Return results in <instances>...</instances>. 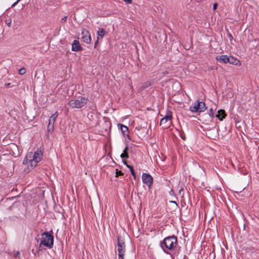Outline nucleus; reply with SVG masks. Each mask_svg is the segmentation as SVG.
<instances>
[{
  "label": "nucleus",
  "instance_id": "obj_1",
  "mask_svg": "<svg viewBox=\"0 0 259 259\" xmlns=\"http://www.w3.org/2000/svg\"><path fill=\"white\" fill-rule=\"evenodd\" d=\"M42 156V152L40 150L28 152L23 161V164L26 166L27 171L33 169L41 161Z\"/></svg>",
  "mask_w": 259,
  "mask_h": 259
},
{
  "label": "nucleus",
  "instance_id": "obj_2",
  "mask_svg": "<svg viewBox=\"0 0 259 259\" xmlns=\"http://www.w3.org/2000/svg\"><path fill=\"white\" fill-rule=\"evenodd\" d=\"M177 242L176 237L174 236L168 237L165 238L161 243V246L163 250L166 252L165 249L171 250L175 248L177 245Z\"/></svg>",
  "mask_w": 259,
  "mask_h": 259
},
{
  "label": "nucleus",
  "instance_id": "obj_3",
  "mask_svg": "<svg viewBox=\"0 0 259 259\" xmlns=\"http://www.w3.org/2000/svg\"><path fill=\"white\" fill-rule=\"evenodd\" d=\"M53 245V237L48 232H44L41 237L39 247L44 245L51 248Z\"/></svg>",
  "mask_w": 259,
  "mask_h": 259
},
{
  "label": "nucleus",
  "instance_id": "obj_4",
  "mask_svg": "<svg viewBox=\"0 0 259 259\" xmlns=\"http://www.w3.org/2000/svg\"><path fill=\"white\" fill-rule=\"evenodd\" d=\"M87 99L81 97L78 99H73L68 102V105L72 108H80L87 103Z\"/></svg>",
  "mask_w": 259,
  "mask_h": 259
},
{
  "label": "nucleus",
  "instance_id": "obj_5",
  "mask_svg": "<svg viewBox=\"0 0 259 259\" xmlns=\"http://www.w3.org/2000/svg\"><path fill=\"white\" fill-rule=\"evenodd\" d=\"M172 113L170 111L167 112L166 115L160 120V124L164 128H167L171 123Z\"/></svg>",
  "mask_w": 259,
  "mask_h": 259
},
{
  "label": "nucleus",
  "instance_id": "obj_6",
  "mask_svg": "<svg viewBox=\"0 0 259 259\" xmlns=\"http://www.w3.org/2000/svg\"><path fill=\"white\" fill-rule=\"evenodd\" d=\"M206 109L204 102L196 101L190 107V110L193 112H200Z\"/></svg>",
  "mask_w": 259,
  "mask_h": 259
},
{
  "label": "nucleus",
  "instance_id": "obj_7",
  "mask_svg": "<svg viewBox=\"0 0 259 259\" xmlns=\"http://www.w3.org/2000/svg\"><path fill=\"white\" fill-rule=\"evenodd\" d=\"M117 251L119 259H124V255L125 251V245L123 242L118 238Z\"/></svg>",
  "mask_w": 259,
  "mask_h": 259
},
{
  "label": "nucleus",
  "instance_id": "obj_8",
  "mask_svg": "<svg viewBox=\"0 0 259 259\" xmlns=\"http://www.w3.org/2000/svg\"><path fill=\"white\" fill-rule=\"evenodd\" d=\"M58 115V112L56 111L54 114H53L50 117V119L49 120V123L48 125V132H52L53 131L54 123Z\"/></svg>",
  "mask_w": 259,
  "mask_h": 259
},
{
  "label": "nucleus",
  "instance_id": "obj_9",
  "mask_svg": "<svg viewBox=\"0 0 259 259\" xmlns=\"http://www.w3.org/2000/svg\"><path fill=\"white\" fill-rule=\"evenodd\" d=\"M142 179L143 182L149 187H150L152 184L153 178L150 175L148 174H143Z\"/></svg>",
  "mask_w": 259,
  "mask_h": 259
},
{
  "label": "nucleus",
  "instance_id": "obj_10",
  "mask_svg": "<svg viewBox=\"0 0 259 259\" xmlns=\"http://www.w3.org/2000/svg\"><path fill=\"white\" fill-rule=\"evenodd\" d=\"M82 40L87 44H90L91 36L90 32L87 30H83L82 31Z\"/></svg>",
  "mask_w": 259,
  "mask_h": 259
},
{
  "label": "nucleus",
  "instance_id": "obj_11",
  "mask_svg": "<svg viewBox=\"0 0 259 259\" xmlns=\"http://www.w3.org/2000/svg\"><path fill=\"white\" fill-rule=\"evenodd\" d=\"M82 50L79 42L77 40H74L72 44V51L78 52Z\"/></svg>",
  "mask_w": 259,
  "mask_h": 259
},
{
  "label": "nucleus",
  "instance_id": "obj_12",
  "mask_svg": "<svg viewBox=\"0 0 259 259\" xmlns=\"http://www.w3.org/2000/svg\"><path fill=\"white\" fill-rule=\"evenodd\" d=\"M228 63L236 66H240L241 64L239 60L232 56L229 57Z\"/></svg>",
  "mask_w": 259,
  "mask_h": 259
},
{
  "label": "nucleus",
  "instance_id": "obj_13",
  "mask_svg": "<svg viewBox=\"0 0 259 259\" xmlns=\"http://www.w3.org/2000/svg\"><path fill=\"white\" fill-rule=\"evenodd\" d=\"M229 56L227 55H220L216 57V59L221 63H227Z\"/></svg>",
  "mask_w": 259,
  "mask_h": 259
},
{
  "label": "nucleus",
  "instance_id": "obj_14",
  "mask_svg": "<svg viewBox=\"0 0 259 259\" xmlns=\"http://www.w3.org/2000/svg\"><path fill=\"white\" fill-rule=\"evenodd\" d=\"M226 114L224 110L221 109L218 110V114L216 117H218L220 120H223L225 118Z\"/></svg>",
  "mask_w": 259,
  "mask_h": 259
},
{
  "label": "nucleus",
  "instance_id": "obj_15",
  "mask_svg": "<svg viewBox=\"0 0 259 259\" xmlns=\"http://www.w3.org/2000/svg\"><path fill=\"white\" fill-rule=\"evenodd\" d=\"M118 126H120L121 131L122 134L124 136L127 135V133L128 132V129L126 126L123 125L121 124H119Z\"/></svg>",
  "mask_w": 259,
  "mask_h": 259
},
{
  "label": "nucleus",
  "instance_id": "obj_16",
  "mask_svg": "<svg viewBox=\"0 0 259 259\" xmlns=\"http://www.w3.org/2000/svg\"><path fill=\"white\" fill-rule=\"evenodd\" d=\"M107 34V32L103 28H99L97 31V34L98 36L103 38Z\"/></svg>",
  "mask_w": 259,
  "mask_h": 259
},
{
  "label": "nucleus",
  "instance_id": "obj_17",
  "mask_svg": "<svg viewBox=\"0 0 259 259\" xmlns=\"http://www.w3.org/2000/svg\"><path fill=\"white\" fill-rule=\"evenodd\" d=\"M127 150H128V147H126L123 150V152L120 155V157L122 158L128 157V153L127 152Z\"/></svg>",
  "mask_w": 259,
  "mask_h": 259
},
{
  "label": "nucleus",
  "instance_id": "obj_18",
  "mask_svg": "<svg viewBox=\"0 0 259 259\" xmlns=\"http://www.w3.org/2000/svg\"><path fill=\"white\" fill-rule=\"evenodd\" d=\"M127 167L130 168V171L135 178H136L135 173L132 166L127 165Z\"/></svg>",
  "mask_w": 259,
  "mask_h": 259
},
{
  "label": "nucleus",
  "instance_id": "obj_19",
  "mask_svg": "<svg viewBox=\"0 0 259 259\" xmlns=\"http://www.w3.org/2000/svg\"><path fill=\"white\" fill-rule=\"evenodd\" d=\"M25 72H26V70H25V69L24 68H22L19 70V73L20 75H23V74H25Z\"/></svg>",
  "mask_w": 259,
  "mask_h": 259
},
{
  "label": "nucleus",
  "instance_id": "obj_20",
  "mask_svg": "<svg viewBox=\"0 0 259 259\" xmlns=\"http://www.w3.org/2000/svg\"><path fill=\"white\" fill-rule=\"evenodd\" d=\"M209 115L211 118H213L214 117V112L212 108H210L209 109Z\"/></svg>",
  "mask_w": 259,
  "mask_h": 259
},
{
  "label": "nucleus",
  "instance_id": "obj_21",
  "mask_svg": "<svg viewBox=\"0 0 259 259\" xmlns=\"http://www.w3.org/2000/svg\"><path fill=\"white\" fill-rule=\"evenodd\" d=\"M123 175V173L121 171L118 170V169L116 170V177H117L119 176Z\"/></svg>",
  "mask_w": 259,
  "mask_h": 259
},
{
  "label": "nucleus",
  "instance_id": "obj_22",
  "mask_svg": "<svg viewBox=\"0 0 259 259\" xmlns=\"http://www.w3.org/2000/svg\"><path fill=\"white\" fill-rule=\"evenodd\" d=\"M6 24L7 25L10 27L11 26V20H7L6 21Z\"/></svg>",
  "mask_w": 259,
  "mask_h": 259
},
{
  "label": "nucleus",
  "instance_id": "obj_23",
  "mask_svg": "<svg viewBox=\"0 0 259 259\" xmlns=\"http://www.w3.org/2000/svg\"><path fill=\"white\" fill-rule=\"evenodd\" d=\"M123 1L127 4H132V0H123Z\"/></svg>",
  "mask_w": 259,
  "mask_h": 259
},
{
  "label": "nucleus",
  "instance_id": "obj_24",
  "mask_svg": "<svg viewBox=\"0 0 259 259\" xmlns=\"http://www.w3.org/2000/svg\"><path fill=\"white\" fill-rule=\"evenodd\" d=\"M217 4L215 3L213 6V10H215L217 8Z\"/></svg>",
  "mask_w": 259,
  "mask_h": 259
},
{
  "label": "nucleus",
  "instance_id": "obj_25",
  "mask_svg": "<svg viewBox=\"0 0 259 259\" xmlns=\"http://www.w3.org/2000/svg\"><path fill=\"white\" fill-rule=\"evenodd\" d=\"M20 255L19 252H17V253L15 255V256H18Z\"/></svg>",
  "mask_w": 259,
  "mask_h": 259
},
{
  "label": "nucleus",
  "instance_id": "obj_26",
  "mask_svg": "<svg viewBox=\"0 0 259 259\" xmlns=\"http://www.w3.org/2000/svg\"><path fill=\"white\" fill-rule=\"evenodd\" d=\"M66 19H67L66 17H65L64 18H63L62 19V20L63 21H65L66 20Z\"/></svg>",
  "mask_w": 259,
  "mask_h": 259
},
{
  "label": "nucleus",
  "instance_id": "obj_27",
  "mask_svg": "<svg viewBox=\"0 0 259 259\" xmlns=\"http://www.w3.org/2000/svg\"><path fill=\"white\" fill-rule=\"evenodd\" d=\"M99 37H98L97 38V41H96V43H95V45H96V44H97V42H98V40H99Z\"/></svg>",
  "mask_w": 259,
  "mask_h": 259
},
{
  "label": "nucleus",
  "instance_id": "obj_28",
  "mask_svg": "<svg viewBox=\"0 0 259 259\" xmlns=\"http://www.w3.org/2000/svg\"><path fill=\"white\" fill-rule=\"evenodd\" d=\"M230 38L231 39L232 38V36L231 35H230Z\"/></svg>",
  "mask_w": 259,
  "mask_h": 259
}]
</instances>
